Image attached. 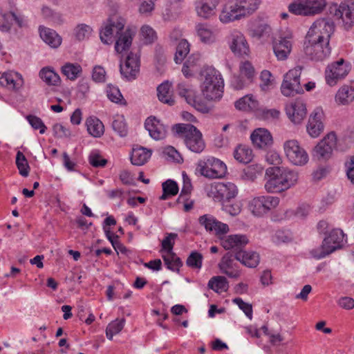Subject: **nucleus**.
Returning a JSON list of instances; mask_svg holds the SVG:
<instances>
[{"label": "nucleus", "mask_w": 354, "mask_h": 354, "mask_svg": "<svg viewBox=\"0 0 354 354\" xmlns=\"http://www.w3.org/2000/svg\"><path fill=\"white\" fill-rule=\"evenodd\" d=\"M265 189L269 193H280L295 186L299 179V174L283 167H272L266 170Z\"/></svg>", "instance_id": "obj_1"}, {"label": "nucleus", "mask_w": 354, "mask_h": 354, "mask_svg": "<svg viewBox=\"0 0 354 354\" xmlns=\"http://www.w3.org/2000/svg\"><path fill=\"white\" fill-rule=\"evenodd\" d=\"M204 80L201 91L208 100H219L223 96L224 82L219 71L214 68H207L202 72Z\"/></svg>", "instance_id": "obj_2"}, {"label": "nucleus", "mask_w": 354, "mask_h": 354, "mask_svg": "<svg viewBox=\"0 0 354 354\" xmlns=\"http://www.w3.org/2000/svg\"><path fill=\"white\" fill-rule=\"evenodd\" d=\"M176 134L184 140L186 147L192 152L201 153L205 145L202 138V133L196 127L191 124H177L173 127Z\"/></svg>", "instance_id": "obj_3"}, {"label": "nucleus", "mask_w": 354, "mask_h": 354, "mask_svg": "<svg viewBox=\"0 0 354 354\" xmlns=\"http://www.w3.org/2000/svg\"><path fill=\"white\" fill-rule=\"evenodd\" d=\"M196 172L209 179L222 178L227 173V167L219 159L209 156L198 162Z\"/></svg>", "instance_id": "obj_4"}, {"label": "nucleus", "mask_w": 354, "mask_h": 354, "mask_svg": "<svg viewBox=\"0 0 354 354\" xmlns=\"http://www.w3.org/2000/svg\"><path fill=\"white\" fill-rule=\"evenodd\" d=\"M344 233L339 229H333L329 234L324 238L320 248L313 249L310 253L317 259L324 258L342 245Z\"/></svg>", "instance_id": "obj_5"}, {"label": "nucleus", "mask_w": 354, "mask_h": 354, "mask_svg": "<svg viewBox=\"0 0 354 354\" xmlns=\"http://www.w3.org/2000/svg\"><path fill=\"white\" fill-rule=\"evenodd\" d=\"M304 52L306 56L313 61H322L330 54L329 42H325L324 39L307 38L304 44Z\"/></svg>", "instance_id": "obj_6"}, {"label": "nucleus", "mask_w": 354, "mask_h": 354, "mask_svg": "<svg viewBox=\"0 0 354 354\" xmlns=\"http://www.w3.org/2000/svg\"><path fill=\"white\" fill-rule=\"evenodd\" d=\"M301 70L302 67L298 66L290 70L285 75L281 86V91L283 95L290 97L303 92V88L300 84Z\"/></svg>", "instance_id": "obj_7"}, {"label": "nucleus", "mask_w": 354, "mask_h": 354, "mask_svg": "<svg viewBox=\"0 0 354 354\" xmlns=\"http://www.w3.org/2000/svg\"><path fill=\"white\" fill-rule=\"evenodd\" d=\"M335 30L333 21L327 18H321L316 20L310 26L306 37L316 39H324L325 42H329L330 37Z\"/></svg>", "instance_id": "obj_8"}, {"label": "nucleus", "mask_w": 354, "mask_h": 354, "mask_svg": "<svg viewBox=\"0 0 354 354\" xmlns=\"http://www.w3.org/2000/svg\"><path fill=\"white\" fill-rule=\"evenodd\" d=\"M178 94L184 97L186 102L194 106L196 110L201 113H207L209 107L203 102L196 95L194 88L186 82H180L176 87Z\"/></svg>", "instance_id": "obj_9"}, {"label": "nucleus", "mask_w": 354, "mask_h": 354, "mask_svg": "<svg viewBox=\"0 0 354 354\" xmlns=\"http://www.w3.org/2000/svg\"><path fill=\"white\" fill-rule=\"evenodd\" d=\"M286 155L289 161L295 165H305L309 160L308 154L297 140H290L283 145Z\"/></svg>", "instance_id": "obj_10"}, {"label": "nucleus", "mask_w": 354, "mask_h": 354, "mask_svg": "<svg viewBox=\"0 0 354 354\" xmlns=\"http://www.w3.org/2000/svg\"><path fill=\"white\" fill-rule=\"evenodd\" d=\"M336 145V135L334 132H330L315 147L313 156L318 160H328L330 158Z\"/></svg>", "instance_id": "obj_11"}, {"label": "nucleus", "mask_w": 354, "mask_h": 354, "mask_svg": "<svg viewBox=\"0 0 354 354\" xmlns=\"http://www.w3.org/2000/svg\"><path fill=\"white\" fill-rule=\"evenodd\" d=\"M350 69V65L345 63L343 59L328 65L325 71L327 84L330 86L335 85L339 80L347 75Z\"/></svg>", "instance_id": "obj_12"}, {"label": "nucleus", "mask_w": 354, "mask_h": 354, "mask_svg": "<svg viewBox=\"0 0 354 354\" xmlns=\"http://www.w3.org/2000/svg\"><path fill=\"white\" fill-rule=\"evenodd\" d=\"M125 21L124 19L116 15L109 17L104 28L100 31V39L106 44H110L112 42V36L115 32L116 35H119L120 32L123 30Z\"/></svg>", "instance_id": "obj_13"}, {"label": "nucleus", "mask_w": 354, "mask_h": 354, "mask_svg": "<svg viewBox=\"0 0 354 354\" xmlns=\"http://www.w3.org/2000/svg\"><path fill=\"white\" fill-rule=\"evenodd\" d=\"M228 44L230 50L239 57L248 56L250 53L249 45L240 31L233 30L228 37Z\"/></svg>", "instance_id": "obj_14"}, {"label": "nucleus", "mask_w": 354, "mask_h": 354, "mask_svg": "<svg viewBox=\"0 0 354 354\" xmlns=\"http://www.w3.org/2000/svg\"><path fill=\"white\" fill-rule=\"evenodd\" d=\"M212 193L215 200L218 201H229L238 194V189L235 184L227 183H218L212 187Z\"/></svg>", "instance_id": "obj_15"}, {"label": "nucleus", "mask_w": 354, "mask_h": 354, "mask_svg": "<svg viewBox=\"0 0 354 354\" xmlns=\"http://www.w3.org/2000/svg\"><path fill=\"white\" fill-rule=\"evenodd\" d=\"M245 17L240 5L236 0H230L226 3L220 15L219 19L223 24H227L231 21L239 20Z\"/></svg>", "instance_id": "obj_16"}, {"label": "nucleus", "mask_w": 354, "mask_h": 354, "mask_svg": "<svg viewBox=\"0 0 354 354\" xmlns=\"http://www.w3.org/2000/svg\"><path fill=\"white\" fill-rule=\"evenodd\" d=\"M198 222L207 231L216 235L225 234L229 231L227 224L218 221L214 216L209 214L200 216Z\"/></svg>", "instance_id": "obj_17"}, {"label": "nucleus", "mask_w": 354, "mask_h": 354, "mask_svg": "<svg viewBox=\"0 0 354 354\" xmlns=\"http://www.w3.org/2000/svg\"><path fill=\"white\" fill-rule=\"evenodd\" d=\"M140 69V61L138 57L130 53L125 60L124 64H120V71L121 75L127 80L136 79Z\"/></svg>", "instance_id": "obj_18"}, {"label": "nucleus", "mask_w": 354, "mask_h": 354, "mask_svg": "<svg viewBox=\"0 0 354 354\" xmlns=\"http://www.w3.org/2000/svg\"><path fill=\"white\" fill-rule=\"evenodd\" d=\"M145 127L150 136L154 140H162L166 137L167 127L154 116L147 118L145 122Z\"/></svg>", "instance_id": "obj_19"}, {"label": "nucleus", "mask_w": 354, "mask_h": 354, "mask_svg": "<svg viewBox=\"0 0 354 354\" xmlns=\"http://www.w3.org/2000/svg\"><path fill=\"white\" fill-rule=\"evenodd\" d=\"M324 117L323 110L317 107L310 114L307 125V131L313 138L318 137L324 130L322 119Z\"/></svg>", "instance_id": "obj_20"}, {"label": "nucleus", "mask_w": 354, "mask_h": 354, "mask_svg": "<svg viewBox=\"0 0 354 354\" xmlns=\"http://www.w3.org/2000/svg\"><path fill=\"white\" fill-rule=\"evenodd\" d=\"M248 243V239L243 234H232L221 239V245L227 250H233L234 253L242 251Z\"/></svg>", "instance_id": "obj_21"}, {"label": "nucleus", "mask_w": 354, "mask_h": 354, "mask_svg": "<svg viewBox=\"0 0 354 354\" xmlns=\"http://www.w3.org/2000/svg\"><path fill=\"white\" fill-rule=\"evenodd\" d=\"M286 114L288 118L294 124H300L306 115V107L301 100H297L290 103L286 107Z\"/></svg>", "instance_id": "obj_22"}, {"label": "nucleus", "mask_w": 354, "mask_h": 354, "mask_svg": "<svg viewBox=\"0 0 354 354\" xmlns=\"http://www.w3.org/2000/svg\"><path fill=\"white\" fill-rule=\"evenodd\" d=\"M335 16L342 19L345 26L350 27L354 23V0L341 3L335 10Z\"/></svg>", "instance_id": "obj_23"}, {"label": "nucleus", "mask_w": 354, "mask_h": 354, "mask_svg": "<svg viewBox=\"0 0 354 354\" xmlns=\"http://www.w3.org/2000/svg\"><path fill=\"white\" fill-rule=\"evenodd\" d=\"M273 50L278 59H287L291 52L292 44L288 37H278L273 39Z\"/></svg>", "instance_id": "obj_24"}, {"label": "nucleus", "mask_w": 354, "mask_h": 354, "mask_svg": "<svg viewBox=\"0 0 354 354\" xmlns=\"http://www.w3.org/2000/svg\"><path fill=\"white\" fill-rule=\"evenodd\" d=\"M235 257L230 253H226L218 263V268L222 273L230 278L236 279L240 276V272L234 262Z\"/></svg>", "instance_id": "obj_25"}, {"label": "nucleus", "mask_w": 354, "mask_h": 354, "mask_svg": "<svg viewBox=\"0 0 354 354\" xmlns=\"http://www.w3.org/2000/svg\"><path fill=\"white\" fill-rule=\"evenodd\" d=\"M0 84L8 89L17 91L24 85V79L21 74L8 71L3 73L0 77Z\"/></svg>", "instance_id": "obj_26"}, {"label": "nucleus", "mask_w": 354, "mask_h": 354, "mask_svg": "<svg viewBox=\"0 0 354 354\" xmlns=\"http://www.w3.org/2000/svg\"><path fill=\"white\" fill-rule=\"evenodd\" d=\"M253 145L259 149L270 147L272 144V137L270 133L265 129H257L251 134Z\"/></svg>", "instance_id": "obj_27"}, {"label": "nucleus", "mask_w": 354, "mask_h": 354, "mask_svg": "<svg viewBox=\"0 0 354 354\" xmlns=\"http://www.w3.org/2000/svg\"><path fill=\"white\" fill-rule=\"evenodd\" d=\"M134 35L135 31L130 28H127L124 32L120 35L115 44V50L117 53L122 54L129 49Z\"/></svg>", "instance_id": "obj_28"}, {"label": "nucleus", "mask_w": 354, "mask_h": 354, "mask_svg": "<svg viewBox=\"0 0 354 354\" xmlns=\"http://www.w3.org/2000/svg\"><path fill=\"white\" fill-rule=\"evenodd\" d=\"M39 35L41 39L51 48H57L62 43L61 37L53 29L39 26Z\"/></svg>", "instance_id": "obj_29"}, {"label": "nucleus", "mask_w": 354, "mask_h": 354, "mask_svg": "<svg viewBox=\"0 0 354 354\" xmlns=\"http://www.w3.org/2000/svg\"><path fill=\"white\" fill-rule=\"evenodd\" d=\"M219 0H202L196 6V12L199 17L209 19L215 15L216 8Z\"/></svg>", "instance_id": "obj_30"}, {"label": "nucleus", "mask_w": 354, "mask_h": 354, "mask_svg": "<svg viewBox=\"0 0 354 354\" xmlns=\"http://www.w3.org/2000/svg\"><path fill=\"white\" fill-rule=\"evenodd\" d=\"M235 107L243 111L257 112L260 104L253 95H246L235 102Z\"/></svg>", "instance_id": "obj_31"}, {"label": "nucleus", "mask_w": 354, "mask_h": 354, "mask_svg": "<svg viewBox=\"0 0 354 354\" xmlns=\"http://www.w3.org/2000/svg\"><path fill=\"white\" fill-rule=\"evenodd\" d=\"M235 259L248 268H255L259 263V256L255 252L239 251L235 254Z\"/></svg>", "instance_id": "obj_32"}, {"label": "nucleus", "mask_w": 354, "mask_h": 354, "mask_svg": "<svg viewBox=\"0 0 354 354\" xmlns=\"http://www.w3.org/2000/svg\"><path fill=\"white\" fill-rule=\"evenodd\" d=\"M151 156V151L145 147L133 148L131 156V162L133 165L141 166L147 162Z\"/></svg>", "instance_id": "obj_33"}, {"label": "nucleus", "mask_w": 354, "mask_h": 354, "mask_svg": "<svg viewBox=\"0 0 354 354\" xmlns=\"http://www.w3.org/2000/svg\"><path fill=\"white\" fill-rule=\"evenodd\" d=\"M171 85L168 81L164 82L157 87V95L161 102L173 106L175 100L171 94Z\"/></svg>", "instance_id": "obj_34"}, {"label": "nucleus", "mask_w": 354, "mask_h": 354, "mask_svg": "<svg viewBox=\"0 0 354 354\" xmlns=\"http://www.w3.org/2000/svg\"><path fill=\"white\" fill-rule=\"evenodd\" d=\"M195 30L200 40L205 44H212L215 41V37L210 26L207 24H198Z\"/></svg>", "instance_id": "obj_35"}, {"label": "nucleus", "mask_w": 354, "mask_h": 354, "mask_svg": "<svg viewBox=\"0 0 354 354\" xmlns=\"http://www.w3.org/2000/svg\"><path fill=\"white\" fill-rule=\"evenodd\" d=\"M86 124L88 133L92 136L100 138L104 134V124L98 118L90 117L86 120Z\"/></svg>", "instance_id": "obj_36"}, {"label": "nucleus", "mask_w": 354, "mask_h": 354, "mask_svg": "<svg viewBox=\"0 0 354 354\" xmlns=\"http://www.w3.org/2000/svg\"><path fill=\"white\" fill-rule=\"evenodd\" d=\"M208 288L216 292H222L227 290L229 288L228 281L225 277L216 276L212 277L208 282Z\"/></svg>", "instance_id": "obj_37"}, {"label": "nucleus", "mask_w": 354, "mask_h": 354, "mask_svg": "<svg viewBox=\"0 0 354 354\" xmlns=\"http://www.w3.org/2000/svg\"><path fill=\"white\" fill-rule=\"evenodd\" d=\"M41 79L48 85L56 86L60 82L59 75L50 67H44L39 72Z\"/></svg>", "instance_id": "obj_38"}, {"label": "nucleus", "mask_w": 354, "mask_h": 354, "mask_svg": "<svg viewBox=\"0 0 354 354\" xmlns=\"http://www.w3.org/2000/svg\"><path fill=\"white\" fill-rule=\"evenodd\" d=\"M353 100L354 89L348 86L340 88L335 95L336 102L342 104H348Z\"/></svg>", "instance_id": "obj_39"}, {"label": "nucleus", "mask_w": 354, "mask_h": 354, "mask_svg": "<svg viewBox=\"0 0 354 354\" xmlns=\"http://www.w3.org/2000/svg\"><path fill=\"white\" fill-rule=\"evenodd\" d=\"M234 158L241 163L247 164L252 159V150L246 146L239 145L234 151Z\"/></svg>", "instance_id": "obj_40"}, {"label": "nucleus", "mask_w": 354, "mask_h": 354, "mask_svg": "<svg viewBox=\"0 0 354 354\" xmlns=\"http://www.w3.org/2000/svg\"><path fill=\"white\" fill-rule=\"evenodd\" d=\"M162 194L160 196V200L165 201L169 197L175 196L178 192V184L172 180H167L162 185Z\"/></svg>", "instance_id": "obj_41"}, {"label": "nucleus", "mask_w": 354, "mask_h": 354, "mask_svg": "<svg viewBox=\"0 0 354 354\" xmlns=\"http://www.w3.org/2000/svg\"><path fill=\"white\" fill-rule=\"evenodd\" d=\"M306 0H296L288 6V10L296 15L310 16V11L307 8Z\"/></svg>", "instance_id": "obj_42"}, {"label": "nucleus", "mask_w": 354, "mask_h": 354, "mask_svg": "<svg viewBox=\"0 0 354 354\" xmlns=\"http://www.w3.org/2000/svg\"><path fill=\"white\" fill-rule=\"evenodd\" d=\"M167 268L172 271H178L183 266L181 259L174 252L162 256Z\"/></svg>", "instance_id": "obj_43"}, {"label": "nucleus", "mask_w": 354, "mask_h": 354, "mask_svg": "<svg viewBox=\"0 0 354 354\" xmlns=\"http://www.w3.org/2000/svg\"><path fill=\"white\" fill-rule=\"evenodd\" d=\"M249 208L252 213L257 216H263L266 213L263 196L254 197L249 203Z\"/></svg>", "instance_id": "obj_44"}, {"label": "nucleus", "mask_w": 354, "mask_h": 354, "mask_svg": "<svg viewBox=\"0 0 354 354\" xmlns=\"http://www.w3.org/2000/svg\"><path fill=\"white\" fill-rule=\"evenodd\" d=\"M82 72L78 64L66 63L62 67V73L71 80H75Z\"/></svg>", "instance_id": "obj_45"}, {"label": "nucleus", "mask_w": 354, "mask_h": 354, "mask_svg": "<svg viewBox=\"0 0 354 354\" xmlns=\"http://www.w3.org/2000/svg\"><path fill=\"white\" fill-rule=\"evenodd\" d=\"M292 232L288 230H277L272 236V241L277 245L288 243L292 241Z\"/></svg>", "instance_id": "obj_46"}, {"label": "nucleus", "mask_w": 354, "mask_h": 354, "mask_svg": "<svg viewBox=\"0 0 354 354\" xmlns=\"http://www.w3.org/2000/svg\"><path fill=\"white\" fill-rule=\"evenodd\" d=\"M275 86L274 79L272 73L267 70H263L260 75L259 86L263 91H268Z\"/></svg>", "instance_id": "obj_47"}, {"label": "nucleus", "mask_w": 354, "mask_h": 354, "mask_svg": "<svg viewBox=\"0 0 354 354\" xmlns=\"http://www.w3.org/2000/svg\"><path fill=\"white\" fill-rule=\"evenodd\" d=\"M41 12L44 18L53 23L61 24L64 22L62 15L48 6H43L41 9Z\"/></svg>", "instance_id": "obj_48"}, {"label": "nucleus", "mask_w": 354, "mask_h": 354, "mask_svg": "<svg viewBox=\"0 0 354 354\" xmlns=\"http://www.w3.org/2000/svg\"><path fill=\"white\" fill-rule=\"evenodd\" d=\"M189 44L186 39H180L176 47L174 60L176 64L182 62L189 52Z\"/></svg>", "instance_id": "obj_49"}, {"label": "nucleus", "mask_w": 354, "mask_h": 354, "mask_svg": "<svg viewBox=\"0 0 354 354\" xmlns=\"http://www.w3.org/2000/svg\"><path fill=\"white\" fill-rule=\"evenodd\" d=\"M125 319H115L111 322L106 328V335L109 340H112L113 335L118 334L124 328Z\"/></svg>", "instance_id": "obj_50"}, {"label": "nucleus", "mask_w": 354, "mask_h": 354, "mask_svg": "<svg viewBox=\"0 0 354 354\" xmlns=\"http://www.w3.org/2000/svg\"><path fill=\"white\" fill-rule=\"evenodd\" d=\"M263 171V167L259 164H253L244 169L243 178L245 180L254 181Z\"/></svg>", "instance_id": "obj_51"}, {"label": "nucleus", "mask_w": 354, "mask_h": 354, "mask_svg": "<svg viewBox=\"0 0 354 354\" xmlns=\"http://www.w3.org/2000/svg\"><path fill=\"white\" fill-rule=\"evenodd\" d=\"M112 128L120 137L127 135V127L123 115H116L112 122Z\"/></svg>", "instance_id": "obj_52"}, {"label": "nucleus", "mask_w": 354, "mask_h": 354, "mask_svg": "<svg viewBox=\"0 0 354 354\" xmlns=\"http://www.w3.org/2000/svg\"><path fill=\"white\" fill-rule=\"evenodd\" d=\"M245 17L253 13L259 8L261 0H236Z\"/></svg>", "instance_id": "obj_53"}, {"label": "nucleus", "mask_w": 354, "mask_h": 354, "mask_svg": "<svg viewBox=\"0 0 354 354\" xmlns=\"http://www.w3.org/2000/svg\"><path fill=\"white\" fill-rule=\"evenodd\" d=\"M93 28L85 24H80L74 28V35L75 38L79 41H83L88 39L91 35Z\"/></svg>", "instance_id": "obj_54"}, {"label": "nucleus", "mask_w": 354, "mask_h": 354, "mask_svg": "<svg viewBox=\"0 0 354 354\" xmlns=\"http://www.w3.org/2000/svg\"><path fill=\"white\" fill-rule=\"evenodd\" d=\"M16 165L19 174L22 176L27 177L29 174L30 167L26 156L20 151H17L16 155Z\"/></svg>", "instance_id": "obj_55"}, {"label": "nucleus", "mask_w": 354, "mask_h": 354, "mask_svg": "<svg viewBox=\"0 0 354 354\" xmlns=\"http://www.w3.org/2000/svg\"><path fill=\"white\" fill-rule=\"evenodd\" d=\"M202 263L203 255L197 251H192L186 261L187 266L192 268L201 269Z\"/></svg>", "instance_id": "obj_56"}, {"label": "nucleus", "mask_w": 354, "mask_h": 354, "mask_svg": "<svg viewBox=\"0 0 354 354\" xmlns=\"http://www.w3.org/2000/svg\"><path fill=\"white\" fill-rule=\"evenodd\" d=\"M310 15L321 12L326 6V0H306Z\"/></svg>", "instance_id": "obj_57"}, {"label": "nucleus", "mask_w": 354, "mask_h": 354, "mask_svg": "<svg viewBox=\"0 0 354 354\" xmlns=\"http://www.w3.org/2000/svg\"><path fill=\"white\" fill-rule=\"evenodd\" d=\"M178 234L175 233H167L165 238L162 241V250H165L167 254L174 253L173 248L175 244L174 240Z\"/></svg>", "instance_id": "obj_58"}, {"label": "nucleus", "mask_w": 354, "mask_h": 354, "mask_svg": "<svg viewBox=\"0 0 354 354\" xmlns=\"http://www.w3.org/2000/svg\"><path fill=\"white\" fill-rule=\"evenodd\" d=\"M53 136L57 138H70L71 131L61 123H56L53 126Z\"/></svg>", "instance_id": "obj_59"}, {"label": "nucleus", "mask_w": 354, "mask_h": 354, "mask_svg": "<svg viewBox=\"0 0 354 354\" xmlns=\"http://www.w3.org/2000/svg\"><path fill=\"white\" fill-rule=\"evenodd\" d=\"M26 118L34 129H39L41 134H44L46 132V127L41 118L32 115H28Z\"/></svg>", "instance_id": "obj_60"}, {"label": "nucleus", "mask_w": 354, "mask_h": 354, "mask_svg": "<svg viewBox=\"0 0 354 354\" xmlns=\"http://www.w3.org/2000/svg\"><path fill=\"white\" fill-rule=\"evenodd\" d=\"M140 31L145 43L146 44H151L153 42L156 38V32L149 26H142Z\"/></svg>", "instance_id": "obj_61"}, {"label": "nucleus", "mask_w": 354, "mask_h": 354, "mask_svg": "<svg viewBox=\"0 0 354 354\" xmlns=\"http://www.w3.org/2000/svg\"><path fill=\"white\" fill-rule=\"evenodd\" d=\"M106 95L108 98L113 102L118 103L122 99L123 97L118 87L113 86L112 85H108L106 89Z\"/></svg>", "instance_id": "obj_62"}, {"label": "nucleus", "mask_w": 354, "mask_h": 354, "mask_svg": "<svg viewBox=\"0 0 354 354\" xmlns=\"http://www.w3.org/2000/svg\"><path fill=\"white\" fill-rule=\"evenodd\" d=\"M239 308L243 311L245 315L250 319H252V306L251 304L243 301L241 298L237 297L232 300Z\"/></svg>", "instance_id": "obj_63"}, {"label": "nucleus", "mask_w": 354, "mask_h": 354, "mask_svg": "<svg viewBox=\"0 0 354 354\" xmlns=\"http://www.w3.org/2000/svg\"><path fill=\"white\" fill-rule=\"evenodd\" d=\"M239 69L241 74L249 80L252 79L254 76L255 70L252 64L248 61L241 62Z\"/></svg>", "instance_id": "obj_64"}]
</instances>
